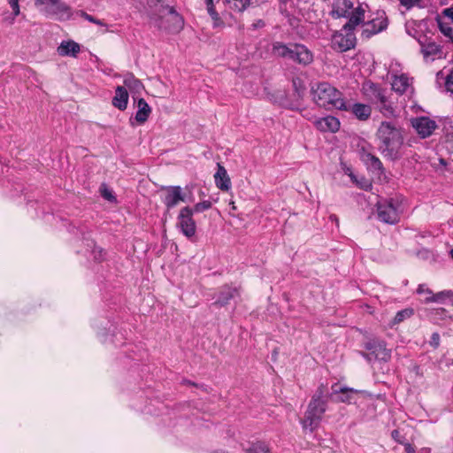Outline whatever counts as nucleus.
<instances>
[{"label": "nucleus", "mask_w": 453, "mask_h": 453, "mask_svg": "<svg viewBox=\"0 0 453 453\" xmlns=\"http://www.w3.org/2000/svg\"><path fill=\"white\" fill-rule=\"evenodd\" d=\"M125 86H127L129 88H134L137 89L141 87V83L138 80L134 79L133 76H128L124 81Z\"/></svg>", "instance_id": "obj_36"}, {"label": "nucleus", "mask_w": 453, "mask_h": 453, "mask_svg": "<svg viewBox=\"0 0 453 453\" xmlns=\"http://www.w3.org/2000/svg\"><path fill=\"white\" fill-rule=\"evenodd\" d=\"M366 6L359 4L350 16L349 22L343 26L342 31L335 32L332 36V46L339 51H347L355 47L356 36L354 28L365 20Z\"/></svg>", "instance_id": "obj_3"}, {"label": "nucleus", "mask_w": 453, "mask_h": 453, "mask_svg": "<svg viewBox=\"0 0 453 453\" xmlns=\"http://www.w3.org/2000/svg\"><path fill=\"white\" fill-rule=\"evenodd\" d=\"M357 392V390L351 388L343 387L340 389H337L335 386H333V393L334 395H339L336 398V401L340 403H350L352 398L351 394Z\"/></svg>", "instance_id": "obj_29"}, {"label": "nucleus", "mask_w": 453, "mask_h": 453, "mask_svg": "<svg viewBox=\"0 0 453 453\" xmlns=\"http://www.w3.org/2000/svg\"><path fill=\"white\" fill-rule=\"evenodd\" d=\"M226 2L231 10L240 12L250 5V0H226Z\"/></svg>", "instance_id": "obj_30"}, {"label": "nucleus", "mask_w": 453, "mask_h": 453, "mask_svg": "<svg viewBox=\"0 0 453 453\" xmlns=\"http://www.w3.org/2000/svg\"><path fill=\"white\" fill-rule=\"evenodd\" d=\"M442 14L453 22V7L444 9Z\"/></svg>", "instance_id": "obj_43"}, {"label": "nucleus", "mask_w": 453, "mask_h": 453, "mask_svg": "<svg viewBox=\"0 0 453 453\" xmlns=\"http://www.w3.org/2000/svg\"><path fill=\"white\" fill-rule=\"evenodd\" d=\"M361 160L365 164L368 169L381 173L383 171V165L378 157L368 151L365 147H362L359 150Z\"/></svg>", "instance_id": "obj_13"}, {"label": "nucleus", "mask_w": 453, "mask_h": 453, "mask_svg": "<svg viewBox=\"0 0 453 453\" xmlns=\"http://www.w3.org/2000/svg\"><path fill=\"white\" fill-rule=\"evenodd\" d=\"M242 453H271L269 445L263 441L255 440L242 444Z\"/></svg>", "instance_id": "obj_19"}, {"label": "nucleus", "mask_w": 453, "mask_h": 453, "mask_svg": "<svg viewBox=\"0 0 453 453\" xmlns=\"http://www.w3.org/2000/svg\"><path fill=\"white\" fill-rule=\"evenodd\" d=\"M368 349L380 360L388 361L390 359L391 351L386 348V344L383 342L370 344Z\"/></svg>", "instance_id": "obj_22"}, {"label": "nucleus", "mask_w": 453, "mask_h": 453, "mask_svg": "<svg viewBox=\"0 0 453 453\" xmlns=\"http://www.w3.org/2000/svg\"><path fill=\"white\" fill-rule=\"evenodd\" d=\"M184 201L185 197L180 186H172L165 188L163 203L168 210Z\"/></svg>", "instance_id": "obj_11"}, {"label": "nucleus", "mask_w": 453, "mask_h": 453, "mask_svg": "<svg viewBox=\"0 0 453 453\" xmlns=\"http://www.w3.org/2000/svg\"><path fill=\"white\" fill-rule=\"evenodd\" d=\"M419 43L421 45V53L426 59L429 58L434 59V57L441 54V47L434 42L424 43L419 41Z\"/></svg>", "instance_id": "obj_24"}, {"label": "nucleus", "mask_w": 453, "mask_h": 453, "mask_svg": "<svg viewBox=\"0 0 453 453\" xmlns=\"http://www.w3.org/2000/svg\"><path fill=\"white\" fill-rule=\"evenodd\" d=\"M212 203L210 201H203L201 203H197L191 210H193L194 213L203 212L206 210H209L211 207Z\"/></svg>", "instance_id": "obj_33"}, {"label": "nucleus", "mask_w": 453, "mask_h": 453, "mask_svg": "<svg viewBox=\"0 0 453 453\" xmlns=\"http://www.w3.org/2000/svg\"><path fill=\"white\" fill-rule=\"evenodd\" d=\"M376 137L378 150L386 159L395 161L402 157L403 152V131L393 121H382L379 126Z\"/></svg>", "instance_id": "obj_2"}, {"label": "nucleus", "mask_w": 453, "mask_h": 453, "mask_svg": "<svg viewBox=\"0 0 453 453\" xmlns=\"http://www.w3.org/2000/svg\"><path fill=\"white\" fill-rule=\"evenodd\" d=\"M177 226L180 232L188 239L195 236L196 232V224L193 219V210L186 206L180 209L177 217Z\"/></svg>", "instance_id": "obj_9"}, {"label": "nucleus", "mask_w": 453, "mask_h": 453, "mask_svg": "<svg viewBox=\"0 0 453 453\" xmlns=\"http://www.w3.org/2000/svg\"><path fill=\"white\" fill-rule=\"evenodd\" d=\"M80 50V44L72 40L63 41L57 49L58 54L61 57L71 56L75 58Z\"/></svg>", "instance_id": "obj_20"}, {"label": "nucleus", "mask_w": 453, "mask_h": 453, "mask_svg": "<svg viewBox=\"0 0 453 453\" xmlns=\"http://www.w3.org/2000/svg\"><path fill=\"white\" fill-rule=\"evenodd\" d=\"M35 4L47 16H55L58 19L70 17V8L60 0H35Z\"/></svg>", "instance_id": "obj_7"}, {"label": "nucleus", "mask_w": 453, "mask_h": 453, "mask_svg": "<svg viewBox=\"0 0 453 453\" xmlns=\"http://www.w3.org/2000/svg\"><path fill=\"white\" fill-rule=\"evenodd\" d=\"M449 254H450L451 258L453 259V249L450 250Z\"/></svg>", "instance_id": "obj_48"}, {"label": "nucleus", "mask_w": 453, "mask_h": 453, "mask_svg": "<svg viewBox=\"0 0 453 453\" xmlns=\"http://www.w3.org/2000/svg\"><path fill=\"white\" fill-rule=\"evenodd\" d=\"M205 4L207 7V12L210 14V16L212 18V19L218 20L219 19V16L215 10L213 0H205Z\"/></svg>", "instance_id": "obj_35"}, {"label": "nucleus", "mask_w": 453, "mask_h": 453, "mask_svg": "<svg viewBox=\"0 0 453 453\" xmlns=\"http://www.w3.org/2000/svg\"><path fill=\"white\" fill-rule=\"evenodd\" d=\"M273 53L280 58L292 60L303 65H307L313 61L312 53L303 44H285L275 42L273 45Z\"/></svg>", "instance_id": "obj_6"}, {"label": "nucleus", "mask_w": 453, "mask_h": 453, "mask_svg": "<svg viewBox=\"0 0 453 453\" xmlns=\"http://www.w3.org/2000/svg\"><path fill=\"white\" fill-rule=\"evenodd\" d=\"M312 99L317 105L326 109H338L348 111L342 94L331 84L321 82L311 89Z\"/></svg>", "instance_id": "obj_4"}, {"label": "nucleus", "mask_w": 453, "mask_h": 453, "mask_svg": "<svg viewBox=\"0 0 453 453\" xmlns=\"http://www.w3.org/2000/svg\"><path fill=\"white\" fill-rule=\"evenodd\" d=\"M240 296V289L236 287L228 285L223 286L218 294L216 301L213 305L217 307H223L229 303L230 300Z\"/></svg>", "instance_id": "obj_12"}, {"label": "nucleus", "mask_w": 453, "mask_h": 453, "mask_svg": "<svg viewBox=\"0 0 453 453\" xmlns=\"http://www.w3.org/2000/svg\"><path fill=\"white\" fill-rule=\"evenodd\" d=\"M362 91L373 103L384 92L379 85L372 81H365L362 86Z\"/></svg>", "instance_id": "obj_23"}, {"label": "nucleus", "mask_w": 453, "mask_h": 453, "mask_svg": "<svg viewBox=\"0 0 453 453\" xmlns=\"http://www.w3.org/2000/svg\"><path fill=\"white\" fill-rule=\"evenodd\" d=\"M417 293L419 295H424L425 303H438L441 302L445 296H448L451 294L450 291H441L437 294H434L431 289H429L426 285L420 284L417 289Z\"/></svg>", "instance_id": "obj_17"}, {"label": "nucleus", "mask_w": 453, "mask_h": 453, "mask_svg": "<svg viewBox=\"0 0 453 453\" xmlns=\"http://www.w3.org/2000/svg\"><path fill=\"white\" fill-rule=\"evenodd\" d=\"M8 4H10L12 10V19L11 23H13L15 18L20 14V8H19V0H7Z\"/></svg>", "instance_id": "obj_34"}, {"label": "nucleus", "mask_w": 453, "mask_h": 453, "mask_svg": "<svg viewBox=\"0 0 453 453\" xmlns=\"http://www.w3.org/2000/svg\"><path fill=\"white\" fill-rule=\"evenodd\" d=\"M252 26L254 28L263 27L265 26V22L262 19H258Z\"/></svg>", "instance_id": "obj_45"}, {"label": "nucleus", "mask_w": 453, "mask_h": 453, "mask_svg": "<svg viewBox=\"0 0 453 453\" xmlns=\"http://www.w3.org/2000/svg\"><path fill=\"white\" fill-rule=\"evenodd\" d=\"M445 87L448 91L453 94V69L448 74L445 81Z\"/></svg>", "instance_id": "obj_38"}, {"label": "nucleus", "mask_w": 453, "mask_h": 453, "mask_svg": "<svg viewBox=\"0 0 453 453\" xmlns=\"http://www.w3.org/2000/svg\"><path fill=\"white\" fill-rule=\"evenodd\" d=\"M411 124L421 138L430 136L437 127L435 121L427 117L413 119Z\"/></svg>", "instance_id": "obj_10"}, {"label": "nucleus", "mask_w": 453, "mask_h": 453, "mask_svg": "<svg viewBox=\"0 0 453 453\" xmlns=\"http://www.w3.org/2000/svg\"><path fill=\"white\" fill-rule=\"evenodd\" d=\"M214 178H215L216 186L219 189H221L223 191H227L230 188V187H231L230 178L228 177V174H227L225 167L219 164H218V171L216 172Z\"/></svg>", "instance_id": "obj_21"}, {"label": "nucleus", "mask_w": 453, "mask_h": 453, "mask_svg": "<svg viewBox=\"0 0 453 453\" xmlns=\"http://www.w3.org/2000/svg\"><path fill=\"white\" fill-rule=\"evenodd\" d=\"M100 192L102 194V196L109 200V201H111L113 199V196L111 195V192L107 188L106 185L105 184H102L101 187H100Z\"/></svg>", "instance_id": "obj_39"}, {"label": "nucleus", "mask_w": 453, "mask_h": 453, "mask_svg": "<svg viewBox=\"0 0 453 453\" xmlns=\"http://www.w3.org/2000/svg\"><path fill=\"white\" fill-rule=\"evenodd\" d=\"M352 113L360 120H366L372 113V109L369 105L364 104H354L351 106Z\"/></svg>", "instance_id": "obj_27"}, {"label": "nucleus", "mask_w": 453, "mask_h": 453, "mask_svg": "<svg viewBox=\"0 0 453 453\" xmlns=\"http://www.w3.org/2000/svg\"><path fill=\"white\" fill-rule=\"evenodd\" d=\"M143 5L150 23L160 30L171 33L179 32L183 26V20L176 11L165 4L162 0H139Z\"/></svg>", "instance_id": "obj_1"}, {"label": "nucleus", "mask_w": 453, "mask_h": 453, "mask_svg": "<svg viewBox=\"0 0 453 453\" xmlns=\"http://www.w3.org/2000/svg\"><path fill=\"white\" fill-rule=\"evenodd\" d=\"M352 8L353 3L351 0H336L334 4L332 13L336 17H350L356 11V9L351 11Z\"/></svg>", "instance_id": "obj_18"}, {"label": "nucleus", "mask_w": 453, "mask_h": 453, "mask_svg": "<svg viewBox=\"0 0 453 453\" xmlns=\"http://www.w3.org/2000/svg\"><path fill=\"white\" fill-rule=\"evenodd\" d=\"M429 343L434 349H437L440 345V334L438 333H434Z\"/></svg>", "instance_id": "obj_40"}, {"label": "nucleus", "mask_w": 453, "mask_h": 453, "mask_svg": "<svg viewBox=\"0 0 453 453\" xmlns=\"http://www.w3.org/2000/svg\"><path fill=\"white\" fill-rule=\"evenodd\" d=\"M137 108L138 111L135 115V119L139 123H144L151 112V108L143 98L138 100Z\"/></svg>", "instance_id": "obj_25"}, {"label": "nucleus", "mask_w": 453, "mask_h": 453, "mask_svg": "<svg viewBox=\"0 0 453 453\" xmlns=\"http://www.w3.org/2000/svg\"><path fill=\"white\" fill-rule=\"evenodd\" d=\"M378 219L386 224H395L399 221V204L393 198L377 203Z\"/></svg>", "instance_id": "obj_8"}, {"label": "nucleus", "mask_w": 453, "mask_h": 453, "mask_svg": "<svg viewBox=\"0 0 453 453\" xmlns=\"http://www.w3.org/2000/svg\"><path fill=\"white\" fill-rule=\"evenodd\" d=\"M391 436H392V438H393L395 441H397V442H399V443H402V444H404V443H403V440H402V438H403V437H402V435H401L400 431H398V430H396V429L393 430V431L391 432Z\"/></svg>", "instance_id": "obj_42"}, {"label": "nucleus", "mask_w": 453, "mask_h": 453, "mask_svg": "<svg viewBox=\"0 0 453 453\" xmlns=\"http://www.w3.org/2000/svg\"><path fill=\"white\" fill-rule=\"evenodd\" d=\"M314 125L321 132L335 133L340 128L339 119L333 116L318 119L314 121Z\"/></svg>", "instance_id": "obj_14"}, {"label": "nucleus", "mask_w": 453, "mask_h": 453, "mask_svg": "<svg viewBox=\"0 0 453 453\" xmlns=\"http://www.w3.org/2000/svg\"><path fill=\"white\" fill-rule=\"evenodd\" d=\"M404 447H405V452H406V453H415V449H414V448L411 446V444H410V443H405V444H404Z\"/></svg>", "instance_id": "obj_44"}, {"label": "nucleus", "mask_w": 453, "mask_h": 453, "mask_svg": "<svg viewBox=\"0 0 453 453\" xmlns=\"http://www.w3.org/2000/svg\"><path fill=\"white\" fill-rule=\"evenodd\" d=\"M322 391H318L308 404L304 417L301 419L303 430L313 432L316 430L326 411V401L322 397Z\"/></svg>", "instance_id": "obj_5"}, {"label": "nucleus", "mask_w": 453, "mask_h": 453, "mask_svg": "<svg viewBox=\"0 0 453 453\" xmlns=\"http://www.w3.org/2000/svg\"><path fill=\"white\" fill-rule=\"evenodd\" d=\"M128 103V93L122 86H118L115 89V107L123 111L127 108Z\"/></svg>", "instance_id": "obj_26"}, {"label": "nucleus", "mask_w": 453, "mask_h": 453, "mask_svg": "<svg viewBox=\"0 0 453 453\" xmlns=\"http://www.w3.org/2000/svg\"><path fill=\"white\" fill-rule=\"evenodd\" d=\"M77 14H78L80 17H81V18H83V19H85L88 20L89 22H93V23H96V24L100 25V26H104V24L103 23V21H102V20H100V19H96V18H94L93 16H91V15L88 14L87 12H83V11H79V12H77Z\"/></svg>", "instance_id": "obj_37"}, {"label": "nucleus", "mask_w": 453, "mask_h": 453, "mask_svg": "<svg viewBox=\"0 0 453 453\" xmlns=\"http://www.w3.org/2000/svg\"><path fill=\"white\" fill-rule=\"evenodd\" d=\"M300 82V80L299 79H296V80H294L293 81V85L295 86V88L297 89V87H298V84Z\"/></svg>", "instance_id": "obj_46"}, {"label": "nucleus", "mask_w": 453, "mask_h": 453, "mask_svg": "<svg viewBox=\"0 0 453 453\" xmlns=\"http://www.w3.org/2000/svg\"><path fill=\"white\" fill-rule=\"evenodd\" d=\"M437 23H438V27H439L441 33L443 35H445L446 37L449 38V40L453 43V27H450L449 25L442 22L440 19H437Z\"/></svg>", "instance_id": "obj_32"}, {"label": "nucleus", "mask_w": 453, "mask_h": 453, "mask_svg": "<svg viewBox=\"0 0 453 453\" xmlns=\"http://www.w3.org/2000/svg\"><path fill=\"white\" fill-rule=\"evenodd\" d=\"M330 219H331L332 220H335V221H337V220H338V219H337V217H336L335 215H331V216H330Z\"/></svg>", "instance_id": "obj_47"}, {"label": "nucleus", "mask_w": 453, "mask_h": 453, "mask_svg": "<svg viewBox=\"0 0 453 453\" xmlns=\"http://www.w3.org/2000/svg\"><path fill=\"white\" fill-rule=\"evenodd\" d=\"M392 89L399 95H403L408 90L412 89L411 79L406 74L402 73L399 75H394L392 80Z\"/></svg>", "instance_id": "obj_15"}, {"label": "nucleus", "mask_w": 453, "mask_h": 453, "mask_svg": "<svg viewBox=\"0 0 453 453\" xmlns=\"http://www.w3.org/2000/svg\"><path fill=\"white\" fill-rule=\"evenodd\" d=\"M400 4L407 10L414 7L420 0H399Z\"/></svg>", "instance_id": "obj_41"}, {"label": "nucleus", "mask_w": 453, "mask_h": 453, "mask_svg": "<svg viewBox=\"0 0 453 453\" xmlns=\"http://www.w3.org/2000/svg\"><path fill=\"white\" fill-rule=\"evenodd\" d=\"M387 26L388 20L387 18L384 17L383 13L377 19H373L371 22L366 23L363 34H365L366 37H370L372 35L377 34L385 29Z\"/></svg>", "instance_id": "obj_16"}, {"label": "nucleus", "mask_w": 453, "mask_h": 453, "mask_svg": "<svg viewBox=\"0 0 453 453\" xmlns=\"http://www.w3.org/2000/svg\"><path fill=\"white\" fill-rule=\"evenodd\" d=\"M413 314L414 311L411 308L402 310L395 314L393 324H399L405 320L406 319L411 318Z\"/></svg>", "instance_id": "obj_31"}, {"label": "nucleus", "mask_w": 453, "mask_h": 453, "mask_svg": "<svg viewBox=\"0 0 453 453\" xmlns=\"http://www.w3.org/2000/svg\"><path fill=\"white\" fill-rule=\"evenodd\" d=\"M374 103L379 104V110L384 116L389 117L394 114V108L387 98L385 91L376 99Z\"/></svg>", "instance_id": "obj_28"}]
</instances>
